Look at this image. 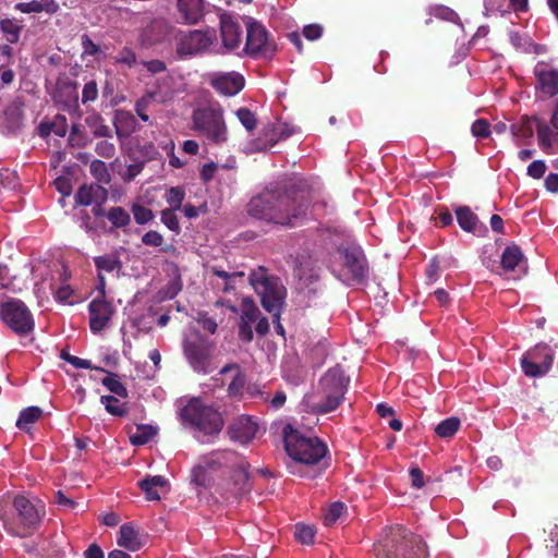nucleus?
I'll list each match as a JSON object with an SVG mask.
<instances>
[{
	"mask_svg": "<svg viewBox=\"0 0 558 558\" xmlns=\"http://www.w3.org/2000/svg\"><path fill=\"white\" fill-rule=\"evenodd\" d=\"M310 202L305 195L281 193L277 187L266 189L248 203V214L252 217L271 221L282 226L294 227L305 216Z\"/></svg>",
	"mask_w": 558,
	"mask_h": 558,
	"instance_id": "f257e3e1",
	"label": "nucleus"
},
{
	"mask_svg": "<svg viewBox=\"0 0 558 558\" xmlns=\"http://www.w3.org/2000/svg\"><path fill=\"white\" fill-rule=\"evenodd\" d=\"M377 558H426L423 539L403 526L387 529L375 547Z\"/></svg>",
	"mask_w": 558,
	"mask_h": 558,
	"instance_id": "f03ea898",
	"label": "nucleus"
},
{
	"mask_svg": "<svg viewBox=\"0 0 558 558\" xmlns=\"http://www.w3.org/2000/svg\"><path fill=\"white\" fill-rule=\"evenodd\" d=\"M250 281L260 298L263 307L272 315L276 331L283 336L284 329L280 323V311L284 303L286 288L280 280L264 272H253Z\"/></svg>",
	"mask_w": 558,
	"mask_h": 558,
	"instance_id": "7ed1b4c3",
	"label": "nucleus"
},
{
	"mask_svg": "<svg viewBox=\"0 0 558 558\" xmlns=\"http://www.w3.org/2000/svg\"><path fill=\"white\" fill-rule=\"evenodd\" d=\"M182 421L189 424L198 435L196 437L205 441L203 437L216 436L223 427V418L219 411L211 405L203 403L199 399H192L182 409Z\"/></svg>",
	"mask_w": 558,
	"mask_h": 558,
	"instance_id": "20e7f679",
	"label": "nucleus"
},
{
	"mask_svg": "<svg viewBox=\"0 0 558 558\" xmlns=\"http://www.w3.org/2000/svg\"><path fill=\"white\" fill-rule=\"evenodd\" d=\"M192 122L193 130L210 143L222 144L228 138L223 110L219 104L195 109Z\"/></svg>",
	"mask_w": 558,
	"mask_h": 558,
	"instance_id": "39448f33",
	"label": "nucleus"
},
{
	"mask_svg": "<svg viewBox=\"0 0 558 558\" xmlns=\"http://www.w3.org/2000/svg\"><path fill=\"white\" fill-rule=\"evenodd\" d=\"M283 441L288 454L301 463L315 464L326 453V447L322 441L301 435L290 424L283 428Z\"/></svg>",
	"mask_w": 558,
	"mask_h": 558,
	"instance_id": "423d86ee",
	"label": "nucleus"
},
{
	"mask_svg": "<svg viewBox=\"0 0 558 558\" xmlns=\"http://www.w3.org/2000/svg\"><path fill=\"white\" fill-rule=\"evenodd\" d=\"M323 399L313 405L319 413L333 411L344 398L345 385L343 372L338 368L329 369L319 381Z\"/></svg>",
	"mask_w": 558,
	"mask_h": 558,
	"instance_id": "0eeeda50",
	"label": "nucleus"
},
{
	"mask_svg": "<svg viewBox=\"0 0 558 558\" xmlns=\"http://www.w3.org/2000/svg\"><path fill=\"white\" fill-rule=\"evenodd\" d=\"M0 318L21 337L29 335L35 327L31 311L17 299H10L0 304Z\"/></svg>",
	"mask_w": 558,
	"mask_h": 558,
	"instance_id": "6e6552de",
	"label": "nucleus"
},
{
	"mask_svg": "<svg viewBox=\"0 0 558 558\" xmlns=\"http://www.w3.org/2000/svg\"><path fill=\"white\" fill-rule=\"evenodd\" d=\"M211 349L213 342L204 338L197 330H191L184 338V355L195 372L204 374L210 372Z\"/></svg>",
	"mask_w": 558,
	"mask_h": 558,
	"instance_id": "1a4fd4ad",
	"label": "nucleus"
},
{
	"mask_svg": "<svg viewBox=\"0 0 558 558\" xmlns=\"http://www.w3.org/2000/svg\"><path fill=\"white\" fill-rule=\"evenodd\" d=\"M216 39L214 31H190L180 33L175 39L179 58L187 59L207 51Z\"/></svg>",
	"mask_w": 558,
	"mask_h": 558,
	"instance_id": "9d476101",
	"label": "nucleus"
},
{
	"mask_svg": "<svg viewBox=\"0 0 558 558\" xmlns=\"http://www.w3.org/2000/svg\"><path fill=\"white\" fill-rule=\"evenodd\" d=\"M246 54L254 58L271 59L276 53V45L268 39L266 28L258 22L248 19L246 23Z\"/></svg>",
	"mask_w": 558,
	"mask_h": 558,
	"instance_id": "9b49d317",
	"label": "nucleus"
},
{
	"mask_svg": "<svg viewBox=\"0 0 558 558\" xmlns=\"http://www.w3.org/2000/svg\"><path fill=\"white\" fill-rule=\"evenodd\" d=\"M554 351L546 343H538L521 359V367L529 377L545 375L551 367Z\"/></svg>",
	"mask_w": 558,
	"mask_h": 558,
	"instance_id": "f8f14e48",
	"label": "nucleus"
},
{
	"mask_svg": "<svg viewBox=\"0 0 558 558\" xmlns=\"http://www.w3.org/2000/svg\"><path fill=\"white\" fill-rule=\"evenodd\" d=\"M373 277V269L363 248L351 242V288L363 290Z\"/></svg>",
	"mask_w": 558,
	"mask_h": 558,
	"instance_id": "ddd939ff",
	"label": "nucleus"
},
{
	"mask_svg": "<svg viewBox=\"0 0 558 558\" xmlns=\"http://www.w3.org/2000/svg\"><path fill=\"white\" fill-rule=\"evenodd\" d=\"M94 264L97 269L98 279L96 290L104 296L106 294V279L104 272L114 274L116 277L119 278L123 264L118 251L94 257Z\"/></svg>",
	"mask_w": 558,
	"mask_h": 558,
	"instance_id": "4468645a",
	"label": "nucleus"
},
{
	"mask_svg": "<svg viewBox=\"0 0 558 558\" xmlns=\"http://www.w3.org/2000/svg\"><path fill=\"white\" fill-rule=\"evenodd\" d=\"M105 296L106 294L104 296L99 294L88 305L89 327L93 332L104 330L108 326L114 313L112 304L106 301Z\"/></svg>",
	"mask_w": 558,
	"mask_h": 558,
	"instance_id": "2eb2a0df",
	"label": "nucleus"
},
{
	"mask_svg": "<svg viewBox=\"0 0 558 558\" xmlns=\"http://www.w3.org/2000/svg\"><path fill=\"white\" fill-rule=\"evenodd\" d=\"M295 132L288 123H269L263 128L262 136L254 142L255 150H268L280 140H286Z\"/></svg>",
	"mask_w": 558,
	"mask_h": 558,
	"instance_id": "dca6fc26",
	"label": "nucleus"
},
{
	"mask_svg": "<svg viewBox=\"0 0 558 558\" xmlns=\"http://www.w3.org/2000/svg\"><path fill=\"white\" fill-rule=\"evenodd\" d=\"M244 77L238 72H217L210 75V85L221 95L234 96L244 87Z\"/></svg>",
	"mask_w": 558,
	"mask_h": 558,
	"instance_id": "f3484780",
	"label": "nucleus"
},
{
	"mask_svg": "<svg viewBox=\"0 0 558 558\" xmlns=\"http://www.w3.org/2000/svg\"><path fill=\"white\" fill-rule=\"evenodd\" d=\"M13 507L17 521L26 529H35L40 522L39 509L25 496H15Z\"/></svg>",
	"mask_w": 558,
	"mask_h": 558,
	"instance_id": "a211bd4d",
	"label": "nucleus"
},
{
	"mask_svg": "<svg viewBox=\"0 0 558 558\" xmlns=\"http://www.w3.org/2000/svg\"><path fill=\"white\" fill-rule=\"evenodd\" d=\"M258 425L250 416H239L228 427V435L231 440L240 444L250 442L256 435Z\"/></svg>",
	"mask_w": 558,
	"mask_h": 558,
	"instance_id": "6ab92c4d",
	"label": "nucleus"
},
{
	"mask_svg": "<svg viewBox=\"0 0 558 558\" xmlns=\"http://www.w3.org/2000/svg\"><path fill=\"white\" fill-rule=\"evenodd\" d=\"M220 36L223 48L228 51L234 50L242 41V28L232 16L222 14L220 16Z\"/></svg>",
	"mask_w": 558,
	"mask_h": 558,
	"instance_id": "aec40b11",
	"label": "nucleus"
},
{
	"mask_svg": "<svg viewBox=\"0 0 558 558\" xmlns=\"http://www.w3.org/2000/svg\"><path fill=\"white\" fill-rule=\"evenodd\" d=\"M204 0H177V16L184 24H197L205 15Z\"/></svg>",
	"mask_w": 558,
	"mask_h": 558,
	"instance_id": "412c9836",
	"label": "nucleus"
},
{
	"mask_svg": "<svg viewBox=\"0 0 558 558\" xmlns=\"http://www.w3.org/2000/svg\"><path fill=\"white\" fill-rule=\"evenodd\" d=\"M500 264L505 272L518 271V277L525 275L527 271V260L521 247L517 244H511L505 248Z\"/></svg>",
	"mask_w": 558,
	"mask_h": 558,
	"instance_id": "4be33fe9",
	"label": "nucleus"
},
{
	"mask_svg": "<svg viewBox=\"0 0 558 558\" xmlns=\"http://www.w3.org/2000/svg\"><path fill=\"white\" fill-rule=\"evenodd\" d=\"M535 76L537 80V87L548 96L558 94V70L551 69L545 64H539L535 68Z\"/></svg>",
	"mask_w": 558,
	"mask_h": 558,
	"instance_id": "5701e85b",
	"label": "nucleus"
},
{
	"mask_svg": "<svg viewBox=\"0 0 558 558\" xmlns=\"http://www.w3.org/2000/svg\"><path fill=\"white\" fill-rule=\"evenodd\" d=\"M533 121L536 123L538 143L542 147H551L553 141L558 143V104L556 105L551 117L553 129L537 118H534Z\"/></svg>",
	"mask_w": 558,
	"mask_h": 558,
	"instance_id": "b1692460",
	"label": "nucleus"
},
{
	"mask_svg": "<svg viewBox=\"0 0 558 558\" xmlns=\"http://www.w3.org/2000/svg\"><path fill=\"white\" fill-rule=\"evenodd\" d=\"M107 197V190L99 184L83 185L75 195L76 202L83 206L93 203L100 205L106 202Z\"/></svg>",
	"mask_w": 558,
	"mask_h": 558,
	"instance_id": "393cba45",
	"label": "nucleus"
},
{
	"mask_svg": "<svg viewBox=\"0 0 558 558\" xmlns=\"http://www.w3.org/2000/svg\"><path fill=\"white\" fill-rule=\"evenodd\" d=\"M118 545L131 551L141 549L144 545L143 536L132 524H123L120 526Z\"/></svg>",
	"mask_w": 558,
	"mask_h": 558,
	"instance_id": "a878e982",
	"label": "nucleus"
},
{
	"mask_svg": "<svg viewBox=\"0 0 558 558\" xmlns=\"http://www.w3.org/2000/svg\"><path fill=\"white\" fill-rule=\"evenodd\" d=\"M457 220L462 230L476 233L477 229H482L485 233L487 228L481 225L478 217L468 206H458L454 210Z\"/></svg>",
	"mask_w": 558,
	"mask_h": 558,
	"instance_id": "bb28decb",
	"label": "nucleus"
},
{
	"mask_svg": "<svg viewBox=\"0 0 558 558\" xmlns=\"http://www.w3.org/2000/svg\"><path fill=\"white\" fill-rule=\"evenodd\" d=\"M167 99L168 95L161 93L160 90H148L142 98L136 101L135 111L142 121L147 122L149 117L146 114V111L149 105L154 101L161 104L167 101Z\"/></svg>",
	"mask_w": 558,
	"mask_h": 558,
	"instance_id": "cd10ccee",
	"label": "nucleus"
},
{
	"mask_svg": "<svg viewBox=\"0 0 558 558\" xmlns=\"http://www.w3.org/2000/svg\"><path fill=\"white\" fill-rule=\"evenodd\" d=\"M236 459L234 451H216L206 456L202 462L210 470L227 466Z\"/></svg>",
	"mask_w": 558,
	"mask_h": 558,
	"instance_id": "c85d7f7f",
	"label": "nucleus"
},
{
	"mask_svg": "<svg viewBox=\"0 0 558 558\" xmlns=\"http://www.w3.org/2000/svg\"><path fill=\"white\" fill-rule=\"evenodd\" d=\"M136 119L130 112H119L114 119L116 133L119 137L128 136L135 130Z\"/></svg>",
	"mask_w": 558,
	"mask_h": 558,
	"instance_id": "c756f323",
	"label": "nucleus"
},
{
	"mask_svg": "<svg viewBox=\"0 0 558 558\" xmlns=\"http://www.w3.org/2000/svg\"><path fill=\"white\" fill-rule=\"evenodd\" d=\"M231 371H234L235 374L232 378V381L230 383L229 387H228V391L231 393V395H236L239 393L242 388L244 387L245 385V376L244 374L240 371V366L235 363H232V364H228L226 366H223L220 371V374L221 375H225Z\"/></svg>",
	"mask_w": 558,
	"mask_h": 558,
	"instance_id": "7c9ffc66",
	"label": "nucleus"
},
{
	"mask_svg": "<svg viewBox=\"0 0 558 558\" xmlns=\"http://www.w3.org/2000/svg\"><path fill=\"white\" fill-rule=\"evenodd\" d=\"M85 123L90 129L93 135L96 137L107 138L112 136L111 129L104 123V119L97 113L88 116L85 119Z\"/></svg>",
	"mask_w": 558,
	"mask_h": 558,
	"instance_id": "2f4dec72",
	"label": "nucleus"
},
{
	"mask_svg": "<svg viewBox=\"0 0 558 558\" xmlns=\"http://www.w3.org/2000/svg\"><path fill=\"white\" fill-rule=\"evenodd\" d=\"M156 434V427L148 424H138L135 433L130 435V441L134 446H142L147 444Z\"/></svg>",
	"mask_w": 558,
	"mask_h": 558,
	"instance_id": "473e14b6",
	"label": "nucleus"
},
{
	"mask_svg": "<svg viewBox=\"0 0 558 558\" xmlns=\"http://www.w3.org/2000/svg\"><path fill=\"white\" fill-rule=\"evenodd\" d=\"M0 31L10 44H15L20 39L22 26L12 19L0 20Z\"/></svg>",
	"mask_w": 558,
	"mask_h": 558,
	"instance_id": "72a5a7b5",
	"label": "nucleus"
},
{
	"mask_svg": "<svg viewBox=\"0 0 558 558\" xmlns=\"http://www.w3.org/2000/svg\"><path fill=\"white\" fill-rule=\"evenodd\" d=\"M100 372L106 373V371L101 367L97 368ZM101 383L105 387L110 390V392L117 395L118 397H126L128 390L124 385L119 380L118 376L113 373H108L107 376L101 379Z\"/></svg>",
	"mask_w": 558,
	"mask_h": 558,
	"instance_id": "f704fd0d",
	"label": "nucleus"
},
{
	"mask_svg": "<svg viewBox=\"0 0 558 558\" xmlns=\"http://www.w3.org/2000/svg\"><path fill=\"white\" fill-rule=\"evenodd\" d=\"M43 415V410L38 407H29L24 409L16 421L20 429H27L28 426L38 421Z\"/></svg>",
	"mask_w": 558,
	"mask_h": 558,
	"instance_id": "c9c22d12",
	"label": "nucleus"
},
{
	"mask_svg": "<svg viewBox=\"0 0 558 558\" xmlns=\"http://www.w3.org/2000/svg\"><path fill=\"white\" fill-rule=\"evenodd\" d=\"M234 495L242 496L250 492L248 473L244 468H239L232 475Z\"/></svg>",
	"mask_w": 558,
	"mask_h": 558,
	"instance_id": "e433bc0d",
	"label": "nucleus"
},
{
	"mask_svg": "<svg viewBox=\"0 0 558 558\" xmlns=\"http://www.w3.org/2000/svg\"><path fill=\"white\" fill-rule=\"evenodd\" d=\"M460 424V420L456 416L446 418L435 427V433L441 438H451L458 432Z\"/></svg>",
	"mask_w": 558,
	"mask_h": 558,
	"instance_id": "4c0bfd02",
	"label": "nucleus"
},
{
	"mask_svg": "<svg viewBox=\"0 0 558 558\" xmlns=\"http://www.w3.org/2000/svg\"><path fill=\"white\" fill-rule=\"evenodd\" d=\"M241 312L240 320L251 324L255 323L260 315L258 307L250 298H243Z\"/></svg>",
	"mask_w": 558,
	"mask_h": 558,
	"instance_id": "58836bf2",
	"label": "nucleus"
},
{
	"mask_svg": "<svg viewBox=\"0 0 558 558\" xmlns=\"http://www.w3.org/2000/svg\"><path fill=\"white\" fill-rule=\"evenodd\" d=\"M107 218L116 228L126 227L131 221L130 214L122 207L110 208Z\"/></svg>",
	"mask_w": 558,
	"mask_h": 558,
	"instance_id": "ea45409f",
	"label": "nucleus"
},
{
	"mask_svg": "<svg viewBox=\"0 0 558 558\" xmlns=\"http://www.w3.org/2000/svg\"><path fill=\"white\" fill-rule=\"evenodd\" d=\"M90 173L92 175L102 184H109L111 181V175L108 171L107 165L98 159H95L92 161L90 166Z\"/></svg>",
	"mask_w": 558,
	"mask_h": 558,
	"instance_id": "a19ab883",
	"label": "nucleus"
},
{
	"mask_svg": "<svg viewBox=\"0 0 558 558\" xmlns=\"http://www.w3.org/2000/svg\"><path fill=\"white\" fill-rule=\"evenodd\" d=\"M347 506L345 504L341 501H335L329 505L327 508L325 514H324V522L326 525L331 526L335 524L338 519L341 517V514L344 512Z\"/></svg>",
	"mask_w": 558,
	"mask_h": 558,
	"instance_id": "79ce46f5",
	"label": "nucleus"
},
{
	"mask_svg": "<svg viewBox=\"0 0 558 558\" xmlns=\"http://www.w3.org/2000/svg\"><path fill=\"white\" fill-rule=\"evenodd\" d=\"M100 402L105 405L106 410L116 416H125L128 411L120 401L113 396H102Z\"/></svg>",
	"mask_w": 558,
	"mask_h": 558,
	"instance_id": "37998d69",
	"label": "nucleus"
},
{
	"mask_svg": "<svg viewBox=\"0 0 558 558\" xmlns=\"http://www.w3.org/2000/svg\"><path fill=\"white\" fill-rule=\"evenodd\" d=\"M209 470L203 462L194 466L191 475L192 483L201 487H208L210 485Z\"/></svg>",
	"mask_w": 558,
	"mask_h": 558,
	"instance_id": "c03bdc74",
	"label": "nucleus"
},
{
	"mask_svg": "<svg viewBox=\"0 0 558 558\" xmlns=\"http://www.w3.org/2000/svg\"><path fill=\"white\" fill-rule=\"evenodd\" d=\"M316 530L312 525L296 524L295 525V538L303 544H312L314 542Z\"/></svg>",
	"mask_w": 558,
	"mask_h": 558,
	"instance_id": "a18cd8bd",
	"label": "nucleus"
},
{
	"mask_svg": "<svg viewBox=\"0 0 558 558\" xmlns=\"http://www.w3.org/2000/svg\"><path fill=\"white\" fill-rule=\"evenodd\" d=\"M184 190L180 186L171 187L166 195L167 203L170 205L169 209H180L184 199Z\"/></svg>",
	"mask_w": 558,
	"mask_h": 558,
	"instance_id": "49530a36",
	"label": "nucleus"
},
{
	"mask_svg": "<svg viewBox=\"0 0 558 558\" xmlns=\"http://www.w3.org/2000/svg\"><path fill=\"white\" fill-rule=\"evenodd\" d=\"M235 114L241 124L247 130L253 131L256 128L257 119L255 114L247 108H240L235 111Z\"/></svg>",
	"mask_w": 558,
	"mask_h": 558,
	"instance_id": "de8ad7c7",
	"label": "nucleus"
},
{
	"mask_svg": "<svg viewBox=\"0 0 558 558\" xmlns=\"http://www.w3.org/2000/svg\"><path fill=\"white\" fill-rule=\"evenodd\" d=\"M294 275L299 279H308L315 277L312 262L307 259L304 262L300 259L295 260Z\"/></svg>",
	"mask_w": 558,
	"mask_h": 558,
	"instance_id": "09e8293b",
	"label": "nucleus"
},
{
	"mask_svg": "<svg viewBox=\"0 0 558 558\" xmlns=\"http://www.w3.org/2000/svg\"><path fill=\"white\" fill-rule=\"evenodd\" d=\"M132 213L135 221L138 225L147 223L154 218L153 211L149 208L144 207L140 204H134L132 206Z\"/></svg>",
	"mask_w": 558,
	"mask_h": 558,
	"instance_id": "8fccbe9b",
	"label": "nucleus"
},
{
	"mask_svg": "<svg viewBox=\"0 0 558 558\" xmlns=\"http://www.w3.org/2000/svg\"><path fill=\"white\" fill-rule=\"evenodd\" d=\"M114 62L132 68L136 63V54L131 48L124 47L114 57Z\"/></svg>",
	"mask_w": 558,
	"mask_h": 558,
	"instance_id": "3c124183",
	"label": "nucleus"
},
{
	"mask_svg": "<svg viewBox=\"0 0 558 558\" xmlns=\"http://www.w3.org/2000/svg\"><path fill=\"white\" fill-rule=\"evenodd\" d=\"M511 132L515 136H521L524 138H531L533 136V128L532 120L525 118L520 125L513 124L511 126Z\"/></svg>",
	"mask_w": 558,
	"mask_h": 558,
	"instance_id": "603ef678",
	"label": "nucleus"
},
{
	"mask_svg": "<svg viewBox=\"0 0 558 558\" xmlns=\"http://www.w3.org/2000/svg\"><path fill=\"white\" fill-rule=\"evenodd\" d=\"M15 10H17L22 13H39V12H44V10H51V9L41 7V2H39L38 0H33L31 2L16 3Z\"/></svg>",
	"mask_w": 558,
	"mask_h": 558,
	"instance_id": "864d4df0",
	"label": "nucleus"
},
{
	"mask_svg": "<svg viewBox=\"0 0 558 558\" xmlns=\"http://www.w3.org/2000/svg\"><path fill=\"white\" fill-rule=\"evenodd\" d=\"M98 97L97 83L95 81L87 82L82 92V102L85 105L89 101H95Z\"/></svg>",
	"mask_w": 558,
	"mask_h": 558,
	"instance_id": "5fc2aeb1",
	"label": "nucleus"
},
{
	"mask_svg": "<svg viewBox=\"0 0 558 558\" xmlns=\"http://www.w3.org/2000/svg\"><path fill=\"white\" fill-rule=\"evenodd\" d=\"M177 209H165L161 211V221L171 230L179 231L180 226L178 221V217L174 214Z\"/></svg>",
	"mask_w": 558,
	"mask_h": 558,
	"instance_id": "6e6d98bb",
	"label": "nucleus"
},
{
	"mask_svg": "<svg viewBox=\"0 0 558 558\" xmlns=\"http://www.w3.org/2000/svg\"><path fill=\"white\" fill-rule=\"evenodd\" d=\"M38 132L41 137L48 136L51 132L59 136H64L65 128L64 125L57 126L54 123L41 122L38 126Z\"/></svg>",
	"mask_w": 558,
	"mask_h": 558,
	"instance_id": "4d7b16f0",
	"label": "nucleus"
},
{
	"mask_svg": "<svg viewBox=\"0 0 558 558\" xmlns=\"http://www.w3.org/2000/svg\"><path fill=\"white\" fill-rule=\"evenodd\" d=\"M95 151L102 158H112L116 154V146L108 141H100L96 144Z\"/></svg>",
	"mask_w": 558,
	"mask_h": 558,
	"instance_id": "13d9d810",
	"label": "nucleus"
},
{
	"mask_svg": "<svg viewBox=\"0 0 558 558\" xmlns=\"http://www.w3.org/2000/svg\"><path fill=\"white\" fill-rule=\"evenodd\" d=\"M472 134L476 137H488L490 134L489 123L484 119H478L472 124Z\"/></svg>",
	"mask_w": 558,
	"mask_h": 558,
	"instance_id": "bf43d9fd",
	"label": "nucleus"
},
{
	"mask_svg": "<svg viewBox=\"0 0 558 558\" xmlns=\"http://www.w3.org/2000/svg\"><path fill=\"white\" fill-rule=\"evenodd\" d=\"M61 357L76 368H84V369L93 368L90 361L77 357L75 355H71L70 353H68L65 351H62Z\"/></svg>",
	"mask_w": 558,
	"mask_h": 558,
	"instance_id": "052dcab7",
	"label": "nucleus"
},
{
	"mask_svg": "<svg viewBox=\"0 0 558 558\" xmlns=\"http://www.w3.org/2000/svg\"><path fill=\"white\" fill-rule=\"evenodd\" d=\"M197 323L209 333H215L218 327L217 323L206 313H198Z\"/></svg>",
	"mask_w": 558,
	"mask_h": 558,
	"instance_id": "680f3d73",
	"label": "nucleus"
},
{
	"mask_svg": "<svg viewBox=\"0 0 558 558\" xmlns=\"http://www.w3.org/2000/svg\"><path fill=\"white\" fill-rule=\"evenodd\" d=\"M546 171V165L543 160H535L527 167V174L534 179H541Z\"/></svg>",
	"mask_w": 558,
	"mask_h": 558,
	"instance_id": "e2e57ef3",
	"label": "nucleus"
},
{
	"mask_svg": "<svg viewBox=\"0 0 558 558\" xmlns=\"http://www.w3.org/2000/svg\"><path fill=\"white\" fill-rule=\"evenodd\" d=\"M142 242L148 246H160L163 242V236L157 231H148L143 238Z\"/></svg>",
	"mask_w": 558,
	"mask_h": 558,
	"instance_id": "0e129e2a",
	"label": "nucleus"
},
{
	"mask_svg": "<svg viewBox=\"0 0 558 558\" xmlns=\"http://www.w3.org/2000/svg\"><path fill=\"white\" fill-rule=\"evenodd\" d=\"M303 35L308 40H316L323 35V27L319 24H310L304 26Z\"/></svg>",
	"mask_w": 558,
	"mask_h": 558,
	"instance_id": "69168bd1",
	"label": "nucleus"
},
{
	"mask_svg": "<svg viewBox=\"0 0 558 558\" xmlns=\"http://www.w3.org/2000/svg\"><path fill=\"white\" fill-rule=\"evenodd\" d=\"M239 337L242 341L251 342L253 340L252 324L240 320Z\"/></svg>",
	"mask_w": 558,
	"mask_h": 558,
	"instance_id": "338daca9",
	"label": "nucleus"
},
{
	"mask_svg": "<svg viewBox=\"0 0 558 558\" xmlns=\"http://www.w3.org/2000/svg\"><path fill=\"white\" fill-rule=\"evenodd\" d=\"M82 46L85 54L95 56L99 52V46L96 45L88 35L82 36Z\"/></svg>",
	"mask_w": 558,
	"mask_h": 558,
	"instance_id": "774afa93",
	"label": "nucleus"
}]
</instances>
